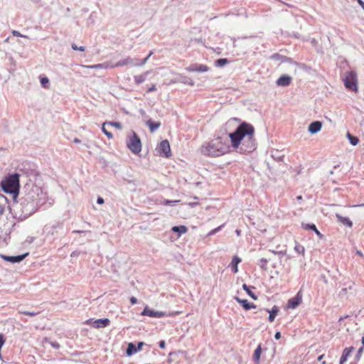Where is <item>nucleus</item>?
Masks as SVG:
<instances>
[{
  "instance_id": "obj_12",
  "label": "nucleus",
  "mask_w": 364,
  "mask_h": 364,
  "mask_svg": "<svg viewBox=\"0 0 364 364\" xmlns=\"http://www.w3.org/2000/svg\"><path fill=\"white\" fill-rule=\"evenodd\" d=\"M321 122L319 121H315L309 124L308 130L311 134H316L321 130Z\"/></svg>"
},
{
  "instance_id": "obj_29",
  "label": "nucleus",
  "mask_w": 364,
  "mask_h": 364,
  "mask_svg": "<svg viewBox=\"0 0 364 364\" xmlns=\"http://www.w3.org/2000/svg\"><path fill=\"white\" fill-rule=\"evenodd\" d=\"M196 65V72L198 73H204L209 70V68L205 65Z\"/></svg>"
},
{
  "instance_id": "obj_24",
  "label": "nucleus",
  "mask_w": 364,
  "mask_h": 364,
  "mask_svg": "<svg viewBox=\"0 0 364 364\" xmlns=\"http://www.w3.org/2000/svg\"><path fill=\"white\" fill-rule=\"evenodd\" d=\"M148 72L144 73V74H141V75H135L134 76V81L136 84H141L142 82H144L148 75Z\"/></svg>"
},
{
  "instance_id": "obj_58",
  "label": "nucleus",
  "mask_w": 364,
  "mask_h": 364,
  "mask_svg": "<svg viewBox=\"0 0 364 364\" xmlns=\"http://www.w3.org/2000/svg\"><path fill=\"white\" fill-rule=\"evenodd\" d=\"M361 343L363 344V346L364 347V337H362L361 338Z\"/></svg>"
},
{
  "instance_id": "obj_15",
  "label": "nucleus",
  "mask_w": 364,
  "mask_h": 364,
  "mask_svg": "<svg viewBox=\"0 0 364 364\" xmlns=\"http://www.w3.org/2000/svg\"><path fill=\"white\" fill-rule=\"evenodd\" d=\"M353 350H354V348L352 346L349 347V348H346L343 350V354L340 359V364H343L347 360L348 357L350 355V353L353 352Z\"/></svg>"
},
{
  "instance_id": "obj_62",
  "label": "nucleus",
  "mask_w": 364,
  "mask_h": 364,
  "mask_svg": "<svg viewBox=\"0 0 364 364\" xmlns=\"http://www.w3.org/2000/svg\"><path fill=\"white\" fill-rule=\"evenodd\" d=\"M255 364H260V360H259V362H255Z\"/></svg>"
},
{
  "instance_id": "obj_37",
  "label": "nucleus",
  "mask_w": 364,
  "mask_h": 364,
  "mask_svg": "<svg viewBox=\"0 0 364 364\" xmlns=\"http://www.w3.org/2000/svg\"><path fill=\"white\" fill-rule=\"evenodd\" d=\"M87 67L89 68H92V69L105 68H106V66H105L104 64H96V65H89V66H87Z\"/></svg>"
},
{
  "instance_id": "obj_8",
  "label": "nucleus",
  "mask_w": 364,
  "mask_h": 364,
  "mask_svg": "<svg viewBox=\"0 0 364 364\" xmlns=\"http://www.w3.org/2000/svg\"><path fill=\"white\" fill-rule=\"evenodd\" d=\"M159 150L161 154L168 158L171 156V148L168 141L166 139L161 141L159 146Z\"/></svg>"
},
{
  "instance_id": "obj_47",
  "label": "nucleus",
  "mask_w": 364,
  "mask_h": 364,
  "mask_svg": "<svg viewBox=\"0 0 364 364\" xmlns=\"http://www.w3.org/2000/svg\"><path fill=\"white\" fill-rule=\"evenodd\" d=\"M144 342H139V343H137V346H136V350H137V351H139V350H141V348H142V346H144Z\"/></svg>"
},
{
  "instance_id": "obj_3",
  "label": "nucleus",
  "mask_w": 364,
  "mask_h": 364,
  "mask_svg": "<svg viewBox=\"0 0 364 364\" xmlns=\"http://www.w3.org/2000/svg\"><path fill=\"white\" fill-rule=\"evenodd\" d=\"M343 80L346 88L355 92H358V78L355 71L346 72Z\"/></svg>"
},
{
  "instance_id": "obj_26",
  "label": "nucleus",
  "mask_w": 364,
  "mask_h": 364,
  "mask_svg": "<svg viewBox=\"0 0 364 364\" xmlns=\"http://www.w3.org/2000/svg\"><path fill=\"white\" fill-rule=\"evenodd\" d=\"M347 137L351 145L355 146L358 144L359 139L358 137L351 135L349 132L347 133Z\"/></svg>"
},
{
  "instance_id": "obj_45",
  "label": "nucleus",
  "mask_w": 364,
  "mask_h": 364,
  "mask_svg": "<svg viewBox=\"0 0 364 364\" xmlns=\"http://www.w3.org/2000/svg\"><path fill=\"white\" fill-rule=\"evenodd\" d=\"M130 302H131V304H132V305H134V304H136V303H137V299H136V297H134V296H132V297L130 298Z\"/></svg>"
},
{
  "instance_id": "obj_17",
  "label": "nucleus",
  "mask_w": 364,
  "mask_h": 364,
  "mask_svg": "<svg viewBox=\"0 0 364 364\" xmlns=\"http://www.w3.org/2000/svg\"><path fill=\"white\" fill-rule=\"evenodd\" d=\"M136 352H138L136 350V346L133 343H129L126 350L127 355L128 356H131Z\"/></svg>"
},
{
  "instance_id": "obj_63",
  "label": "nucleus",
  "mask_w": 364,
  "mask_h": 364,
  "mask_svg": "<svg viewBox=\"0 0 364 364\" xmlns=\"http://www.w3.org/2000/svg\"><path fill=\"white\" fill-rule=\"evenodd\" d=\"M321 364H326V362H325V361H323V362H322V363H321Z\"/></svg>"
},
{
  "instance_id": "obj_31",
  "label": "nucleus",
  "mask_w": 364,
  "mask_h": 364,
  "mask_svg": "<svg viewBox=\"0 0 364 364\" xmlns=\"http://www.w3.org/2000/svg\"><path fill=\"white\" fill-rule=\"evenodd\" d=\"M154 53L153 51H151L149 53V54L148 55V56L146 58H145L144 59H143L142 60H139L138 59V61H136V64H137V66H142L144 65V64L146 63L147 60H149V58L151 57V55Z\"/></svg>"
},
{
  "instance_id": "obj_16",
  "label": "nucleus",
  "mask_w": 364,
  "mask_h": 364,
  "mask_svg": "<svg viewBox=\"0 0 364 364\" xmlns=\"http://www.w3.org/2000/svg\"><path fill=\"white\" fill-rule=\"evenodd\" d=\"M265 311L269 314V318H268L269 321L273 322L276 316L277 315V314L279 312V308L277 306H274L271 310H269L267 309H265Z\"/></svg>"
},
{
  "instance_id": "obj_7",
  "label": "nucleus",
  "mask_w": 364,
  "mask_h": 364,
  "mask_svg": "<svg viewBox=\"0 0 364 364\" xmlns=\"http://www.w3.org/2000/svg\"><path fill=\"white\" fill-rule=\"evenodd\" d=\"M141 315L153 318H161L165 316V313L164 311H155L149 309L148 306H146L141 313Z\"/></svg>"
},
{
  "instance_id": "obj_41",
  "label": "nucleus",
  "mask_w": 364,
  "mask_h": 364,
  "mask_svg": "<svg viewBox=\"0 0 364 364\" xmlns=\"http://www.w3.org/2000/svg\"><path fill=\"white\" fill-rule=\"evenodd\" d=\"M223 225H220L215 229H213V230H211L210 232H209V235H213L214 234H215L216 232H218V231H220L222 228Z\"/></svg>"
},
{
  "instance_id": "obj_27",
  "label": "nucleus",
  "mask_w": 364,
  "mask_h": 364,
  "mask_svg": "<svg viewBox=\"0 0 364 364\" xmlns=\"http://www.w3.org/2000/svg\"><path fill=\"white\" fill-rule=\"evenodd\" d=\"M228 63L227 58H220L215 61V65L218 68H222Z\"/></svg>"
},
{
  "instance_id": "obj_49",
  "label": "nucleus",
  "mask_w": 364,
  "mask_h": 364,
  "mask_svg": "<svg viewBox=\"0 0 364 364\" xmlns=\"http://www.w3.org/2000/svg\"><path fill=\"white\" fill-rule=\"evenodd\" d=\"M358 4L361 6V8L364 10V2L363 0H356Z\"/></svg>"
},
{
  "instance_id": "obj_33",
  "label": "nucleus",
  "mask_w": 364,
  "mask_h": 364,
  "mask_svg": "<svg viewBox=\"0 0 364 364\" xmlns=\"http://www.w3.org/2000/svg\"><path fill=\"white\" fill-rule=\"evenodd\" d=\"M106 125L107 124H105V122L102 124V131L109 139H112L113 137V135L111 132L107 130V129L105 128Z\"/></svg>"
},
{
  "instance_id": "obj_14",
  "label": "nucleus",
  "mask_w": 364,
  "mask_h": 364,
  "mask_svg": "<svg viewBox=\"0 0 364 364\" xmlns=\"http://www.w3.org/2000/svg\"><path fill=\"white\" fill-rule=\"evenodd\" d=\"M235 300L238 303L241 304L242 307L246 310L255 309L256 307L254 304L248 302L247 299H241L239 297H235Z\"/></svg>"
},
{
  "instance_id": "obj_59",
  "label": "nucleus",
  "mask_w": 364,
  "mask_h": 364,
  "mask_svg": "<svg viewBox=\"0 0 364 364\" xmlns=\"http://www.w3.org/2000/svg\"><path fill=\"white\" fill-rule=\"evenodd\" d=\"M296 199H297V200H301V199H302L301 196H298L296 197Z\"/></svg>"
},
{
  "instance_id": "obj_20",
  "label": "nucleus",
  "mask_w": 364,
  "mask_h": 364,
  "mask_svg": "<svg viewBox=\"0 0 364 364\" xmlns=\"http://www.w3.org/2000/svg\"><path fill=\"white\" fill-rule=\"evenodd\" d=\"M302 228L305 230H311L312 231H314L317 235L321 236V232L317 230L314 224L302 223Z\"/></svg>"
},
{
  "instance_id": "obj_22",
  "label": "nucleus",
  "mask_w": 364,
  "mask_h": 364,
  "mask_svg": "<svg viewBox=\"0 0 364 364\" xmlns=\"http://www.w3.org/2000/svg\"><path fill=\"white\" fill-rule=\"evenodd\" d=\"M261 353H262V347H261V345L259 344L255 349L254 354H253L252 358L255 362H259V360H260Z\"/></svg>"
},
{
  "instance_id": "obj_55",
  "label": "nucleus",
  "mask_w": 364,
  "mask_h": 364,
  "mask_svg": "<svg viewBox=\"0 0 364 364\" xmlns=\"http://www.w3.org/2000/svg\"><path fill=\"white\" fill-rule=\"evenodd\" d=\"M4 210V208L3 206L0 205V214H2Z\"/></svg>"
},
{
  "instance_id": "obj_51",
  "label": "nucleus",
  "mask_w": 364,
  "mask_h": 364,
  "mask_svg": "<svg viewBox=\"0 0 364 364\" xmlns=\"http://www.w3.org/2000/svg\"><path fill=\"white\" fill-rule=\"evenodd\" d=\"M275 339L278 340L281 338V333L279 331L276 332L274 334Z\"/></svg>"
},
{
  "instance_id": "obj_50",
  "label": "nucleus",
  "mask_w": 364,
  "mask_h": 364,
  "mask_svg": "<svg viewBox=\"0 0 364 364\" xmlns=\"http://www.w3.org/2000/svg\"><path fill=\"white\" fill-rule=\"evenodd\" d=\"M165 341H161L159 343V346L161 348H165Z\"/></svg>"
},
{
  "instance_id": "obj_42",
  "label": "nucleus",
  "mask_w": 364,
  "mask_h": 364,
  "mask_svg": "<svg viewBox=\"0 0 364 364\" xmlns=\"http://www.w3.org/2000/svg\"><path fill=\"white\" fill-rule=\"evenodd\" d=\"M12 34L14 36H17V37L28 38L26 36L22 35L21 33H20V32H18V31H13Z\"/></svg>"
},
{
  "instance_id": "obj_57",
  "label": "nucleus",
  "mask_w": 364,
  "mask_h": 364,
  "mask_svg": "<svg viewBox=\"0 0 364 364\" xmlns=\"http://www.w3.org/2000/svg\"><path fill=\"white\" fill-rule=\"evenodd\" d=\"M235 232H236V234H237V235H240V230H236V231H235Z\"/></svg>"
},
{
  "instance_id": "obj_38",
  "label": "nucleus",
  "mask_w": 364,
  "mask_h": 364,
  "mask_svg": "<svg viewBox=\"0 0 364 364\" xmlns=\"http://www.w3.org/2000/svg\"><path fill=\"white\" fill-rule=\"evenodd\" d=\"M178 202V200H165L164 203L167 205H173Z\"/></svg>"
},
{
  "instance_id": "obj_61",
  "label": "nucleus",
  "mask_w": 364,
  "mask_h": 364,
  "mask_svg": "<svg viewBox=\"0 0 364 364\" xmlns=\"http://www.w3.org/2000/svg\"><path fill=\"white\" fill-rule=\"evenodd\" d=\"M357 253H358V255H362V254H361V252H359V251H358V252H357Z\"/></svg>"
},
{
  "instance_id": "obj_35",
  "label": "nucleus",
  "mask_w": 364,
  "mask_h": 364,
  "mask_svg": "<svg viewBox=\"0 0 364 364\" xmlns=\"http://www.w3.org/2000/svg\"><path fill=\"white\" fill-rule=\"evenodd\" d=\"M294 250L296 252L299 254H304V247L301 245H296Z\"/></svg>"
},
{
  "instance_id": "obj_54",
  "label": "nucleus",
  "mask_w": 364,
  "mask_h": 364,
  "mask_svg": "<svg viewBox=\"0 0 364 364\" xmlns=\"http://www.w3.org/2000/svg\"><path fill=\"white\" fill-rule=\"evenodd\" d=\"M77 255H78V253H77V252H72V254H71V255H70V256H71V257H75V256H77Z\"/></svg>"
},
{
  "instance_id": "obj_64",
  "label": "nucleus",
  "mask_w": 364,
  "mask_h": 364,
  "mask_svg": "<svg viewBox=\"0 0 364 364\" xmlns=\"http://www.w3.org/2000/svg\"><path fill=\"white\" fill-rule=\"evenodd\" d=\"M363 205L364 206V204Z\"/></svg>"
},
{
  "instance_id": "obj_36",
  "label": "nucleus",
  "mask_w": 364,
  "mask_h": 364,
  "mask_svg": "<svg viewBox=\"0 0 364 364\" xmlns=\"http://www.w3.org/2000/svg\"><path fill=\"white\" fill-rule=\"evenodd\" d=\"M71 48L74 50H80V51H85V48L83 47V46H77L76 44L75 43H72L71 44Z\"/></svg>"
},
{
  "instance_id": "obj_52",
  "label": "nucleus",
  "mask_w": 364,
  "mask_h": 364,
  "mask_svg": "<svg viewBox=\"0 0 364 364\" xmlns=\"http://www.w3.org/2000/svg\"><path fill=\"white\" fill-rule=\"evenodd\" d=\"M156 90V86H155V85H152L151 87H149V88L148 89V92H154V91H155Z\"/></svg>"
},
{
  "instance_id": "obj_28",
  "label": "nucleus",
  "mask_w": 364,
  "mask_h": 364,
  "mask_svg": "<svg viewBox=\"0 0 364 364\" xmlns=\"http://www.w3.org/2000/svg\"><path fill=\"white\" fill-rule=\"evenodd\" d=\"M36 192L38 196H41V198L37 202V203L43 204L46 199V193H43V191L41 188H36Z\"/></svg>"
},
{
  "instance_id": "obj_1",
  "label": "nucleus",
  "mask_w": 364,
  "mask_h": 364,
  "mask_svg": "<svg viewBox=\"0 0 364 364\" xmlns=\"http://www.w3.org/2000/svg\"><path fill=\"white\" fill-rule=\"evenodd\" d=\"M255 129L252 125L242 122L237 128L228 135L218 136L211 141L204 144L201 148V153L208 156H220L229 151V139L235 149L240 146V151L250 152L255 149L253 134Z\"/></svg>"
},
{
  "instance_id": "obj_10",
  "label": "nucleus",
  "mask_w": 364,
  "mask_h": 364,
  "mask_svg": "<svg viewBox=\"0 0 364 364\" xmlns=\"http://www.w3.org/2000/svg\"><path fill=\"white\" fill-rule=\"evenodd\" d=\"M28 255V253H25L17 256H2V257L7 262H10L11 263H19L23 261Z\"/></svg>"
},
{
  "instance_id": "obj_56",
  "label": "nucleus",
  "mask_w": 364,
  "mask_h": 364,
  "mask_svg": "<svg viewBox=\"0 0 364 364\" xmlns=\"http://www.w3.org/2000/svg\"><path fill=\"white\" fill-rule=\"evenodd\" d=\"M323 356H324V355H321L318 356V360L321 361L323 359Z\"/></svg>"
},
{
  "instance_id": "obj_6",
  "label": "nucleus",
  "mask_w": 364,
  "mask_h": 364,
  "mask_svg": "<svg viewBox=\"0 0 364 364\" xmlns=\"http://www.w3.org/2000/svg\"><path fill=\"white\" fill-rule=\"evenodd\" d=\"M301 301H302V294H301V290L300 289L298 291V293L296 294L295 296L289 299L288 303H287V306L289 309H294L296 308L301 303Z\"/></svg>"
},
{
  "instance_id": "obj_25",
  "label": "nucleus",
  "mask_w": 364,
  "mask_h": 364,
  "mask_svg": "<svg viewBox=\"0 0 364 364\" xmlns=\"http://www.w3.org/2000/svg\"><path fill=\"white\" fill-rule=\"evenodd\" d=\"M242 289L247 292V294L254 300L257 299V296L251 291L250 287L247 284H244L242 285Z\"/></svg>"
},
{
  "instance_id": "obj_19",
  "label": "nucleus",
  "mask_w": 364,
  "mask_h": 364,
  "mask_svg": "<svg viewBox=\"0 0 364 364\" xmlns=\"http://www.w3.org/2000/svg\"><path fill=\"white\" fill-rule=\"evenodd\" d=\"M187 230H188L187 228L184 225L173 226L172 228V231L178 233V235L186 233L187 232Z\"/></svg>"
},
{
  "instance_id": "obj_53",
  "label": "nucleus",
  "mask_w": 364,
  "mask_h": 364,
  "mask_svg": "<svg viewBox=\"0 0 364 364\" xmlns=\"http://www.w3.org/2000/svg\"><path fill=\"white\" fill-rule=\"evenodd\" d=\"M80 141H81L79 139H77V138H75L73 140V142L75 143V144H79V143H80Z\"/></svg>"
},
{
  "instance_id": "obj_32",
  "label": "nucleus",
  "mask_w": 364,
  "mask_h": 364,
  "mask_svg": "<svg viewBox=\"0 0 364 364\" xmlns=\"http://www.w3.org/2000/svg\"><path fill=\"white\" fill-rule=\"evenodd\" d=\"M154 53L153 51H151L149 53V54L148 55V56L146 58H145L144 59H143L142 60H139L138 59V61H136V64H137V66H142L144 65V64L146 63L147 60H149V58L151 57V55Z\"/></svg>"
},
{
  "instance_id": "obj_9",
  "label": "nucleus",
  "mask_w": 364,
  "mask_h": 364,
  "mask_svg": "<svg viewBox=\"0 0 364 364\" xmlns=\"http://www.w3.org/2000/svg\"><path fill=\"white\" fill-rule=\"evenodd\" d=\"M87 323H91L93 327L96 328H100L107 326L110 321L108 318H100L95 321L89 320L87 321Z\"/></svg>"
},
{
  "instance_id": "obj_48",
  "label": "nucleus",
  "mask_w": 364,
  "mask_h": 364,
  "mask_svg": "<svg viewBox=\"0 0 364 364\" xmlns=\"http://www.w3.org/2000/svg\"><path fill=\"white\" fill-rule=\"evenodd\" d=\"M104 199L102 197H98L97 200V203L100 205H102L104 203Z\"/></svg>"
},
{
  "instance_id": "obj_34",
  "label": "nucleus",
  "mask_w": 364,
  "mask_h": 364,
  "mask_svg": "<svg viewBox=\"0 0 364 364\" xmlns=\"http://www.w3.org/2000/svg\"><path fill=\"white\" fill-rule=\"evenodd\" d=\"M272 58L274 59H276V60H282V62L284 61H287V60H289V59L287 57H284V56H282L279 54H274L272 55Z\"/></svg>"
},
{
  "instance_id": "obj_40",
  "label": "nucleus",
  "mask_w": 364,
  "mask_h": 364,
  "mask_svg": "<svg viewBox=\"0 0 364 364\" xmlns=\"http://www.w3.org/2000/svg\"><path fill=\"white\" fill-rule=\"evenodd\" d=\"M267 262H268V260H267V259H265V258H262V259H260V264H259V265H260L261 268H262V269H266V267H264V264H265Z\"/></svg>"
},
{
  "instance_id": "obj_44",
  "label": "nucleus",
  "mask_w": 364,
  "mask_h": 364,
  "mask_svg": "<svg viewBox=\"0 0 364 364\" xmlns=\"http://www.w3.org/2000/svg\"><path fill=\"white\" fill-rule=\"evenodd\" d=\"M363 352V347H361V348H360L358 349V350L357 352V354H356V356H355L357 359H359L360 358Z\"/></svg>"
},
{
  "instance_id": "obj_21",
  "label": "nucleus",
  "mask_w": 364,
  "mask_h": 364,
  "mask_svg": "<svg viewBox=\"0 0 364 364\" xmlns=\"http://www.w3.org/2000/svg\"><path fill=\"white\" fill-rule=\"evenodd\" d=\"M348 293H350V294H353V287L351 284H350L348 287H343L339 292V296L341 297H344Z\"/></svg>"
},
{
  "instance_id": "obj_60",
  "label": "nucleus",
  "mask_w": 364,
  "mask_h": 364,
  "mask_svg": "<svg viewBox=\"0 0 364 364\" xmlns=\"http://www.w3.org/2000/svg\"><path fill=\"white\" fill-rule=\"evenodd\" d=\"M53 346L55 347V348H58L59 346V345L54 344Z\"/></svg>"
},
{
  "instance_id": "obj_2",
  "label": "nucleus",
  "mask_w": 364,
  "mask_h": 364,
  "mask_svg": "<svg viewBox=\"0 0 364 364\" xmlns=\"http://www.w3.org/2000/svg\"><path fill=\"white\" fill-rule=\"evenodd\" d=\"M19 187V175L16 173L9 175L1 182L2 190L6 193L12 194L14 198L18 196Z\"/></svg>"
},
{
  "instance_id": "obj_11",
  "label": "nucleus",
  "mask_w": 364,
  "mask_h": 364,
  "mask_svg": "<svg viewBox=\"0 0 364 364\" xmlns=\"http://www.w3.org/2000/svg\"><path fill=\"white\" fill-rule=\"evenodd\" d=\"M291 80L292 78L290 76L287 75H283L277 79V85L278 86L286 87L290 85Z\"/></svg>"
},
{
  "instance_id": "obj_39",
  "label": "nucleus",
  "mask_w": 364,
  "mask_h": 364,
  "mask_svg": "<svg viewBox=\"0 0 364 364\" xmlns=\"http://www.w3.org/2000/svg\"><path fill=\"white\" fill-rule=\"evenodd\" d=\"M20 313L23 314L24 315H28V316H36L37 314L36 312H34V311H21Z\"/></svg>"
},
{
  "instance_id": "obj_23",
  "label": "nucleus",
  "mask_w": 364,
  "mask_h": 364,
  "mask_svg": "<svg viewBox=\"0 0 364 364\" xmlns=\"http://www.w3.org/2000/svg\"><path fill=\"white\" fill-rule=\"evenodd\" d=\"M146 124L149 126V127L150 129V131L151 132H153L155 130H156L161 126V123L160 122H153L151 120H148L146 122Z\"/></svg>"
},
{
  "instance_id": "obj_5",
  "label": "nucleus",
  "mask_w": 364,
  "mask_h": 364,
  "mask_svg": "<svg viewBox=\"0 0 364 364\" xmlns=\"http://www.w3.org/2000/svg\"><path fill=\"white\" fill-rule=\"evenodd\" d=\"M136 61H138L137 58H132L130 57H127L123 60L118 61L117 63H115L114 65H112V68H117V67H122V66L136 67V66H137Z\"/></svg>"
},
{
  "instance_id": "obj_46",
  "label": "nucleus",
  "mask_w": 364,
  "mask_h": 364,
  "mask_svg": "<svg viewBox=\"0 0 364 364\" xmlns=\"http://www.w3.org/2000/svg\"><path fill=\"white\" fill-rule=\"evenodd\" d=\"M48 82V79L47 77H43L41 79V83L44 85L46 83Z\"/></svg>"
},
{
  "instance_id": "obj_4",
  "label": "nucleus",
  "mask_w": 364,
  "mask_h": 364,
  "mask_svg": "<svg viewBox=\"0 0 364 364\" xmlns=\"http://www.w3.org/2000/svg\"><path fill=\"white\" fill-rule=\"evenodd\" d=\"M127 146L134 154H139L141 151V143L137 134L132 132V136H129L127 141Z\"/></svg>"
},
{
  "instance_id": "obj_30",
  "label": "nucleus",
  "mask_w": 364,
  "mask_h": 364,
  "mask_svg": "<svg viewBox=\"0 0 364 364\" xmlns=\"http://www.w3.org/2000/svg\"><path fill=\"white\" fill-rule=\"evenodd\" d=\"M105 124H108L109 126L114 127L117 129H122V125L120 122H105Z\"/></svg>"
},
{
  "instance_id": "obj_13",
  "label": "nucleus",
  "mask_w": 364,
  "mask_h": 364,
  "mask_svg": "<svg viewBox=\"0 0 364 364\" xmlns=\"http://www.w3.org/2000/svg\"><path fill=\"white\" fill-rule=\"evenodd\" d=\"M336 217L338 221L342 223L343 225L348 226L349 228H351L353 226V223L348 218L343 217L338 213L336 214Z\"/></svg>"
},
{
  "instance_id": "obj_18",
  "label": "nucleus",
  "mask_w": 364,
  "mask_h": 364,
  "mask_svg": "<svg viewBox=\"0 0 364 364\" xmlns=\"http://www.w3.org/2000/svg\"><path fill=\"white\" fill-rule=\"evenodd\" d=\"M241 262V259L237 257H234L231 262V268L234 273H237L238 272V264Z\"/></svg>"
},
{
  "instance_id": "obj_43",
  "label": "nucleus",
  "mask_w": 364,
  "mask_h": 364,
  "mask_svg": "<svg viewBox=\"0 0 364 364\" xmlns=\"http://www.w3.org/2000/svg\"><path fill=\"white\" fill-rule=\"evenodd\" d=\"M188 72H196V65H192L186 68Z\"/></svg>"
}]
</instances>
